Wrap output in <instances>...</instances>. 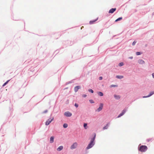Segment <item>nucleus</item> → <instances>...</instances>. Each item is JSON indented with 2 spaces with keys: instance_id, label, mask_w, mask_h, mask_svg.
<instances>
[{
  "instance_id": "nucleus-35",
  "label": "nucleus",
  "mask_w": 154,
  "mask_h": 154,
  "mask_svg": "<svg viewBox=\"0 0 154 154\" xmlns=\"http://www.w3.org/2000/svg\"><path fill=\"white\" fill-rule=\"evenodd\" d=\"M130 58L131 59H132L133 58V57H130Z\"/></svg>"
},
{
  "instance_id": "nucleus-4",
  "label": "nucleus",
  "mask_w": 154,
  "mask_h": 154,
  "mask_svg": "<svg viewBox=\"0 0 154 154\" xmlns=\"http://www.w3.org/2000/svg\"><path fill=\"white\" fill-rule=\"evenodd\" d=\"M77 143L76 142H75L70 147L71 149H73L75 148L77 146Z\"/></svg>"
},
{
  "instance_id": "nucleus-8",
  "label": "nucleus",
  "mask_w": 154,
  "mask_h": 154,
  "mask_svg": "<svg viewBox=\"0 0 154 154\" xmlns=\"http://www.w3.org/2000/svg\"><path fill=\"white\" fill-rule=\"evenodd\" d=\"M116 8H112L109 11V13H113L114 11H116Z\"/></svg>"
},
{
  "instance_id": "nucleus-28",
  "label": "nucleus",
  "mask_w": 154,
  "mask_h": 154,
  "mask_svg": "<svg viewBox=\"0 0 154 154\" xmlns=\"http://www.w3.org/2000/svg\"><path fill=\"white\" fill-rule=\"evenodd\" d=\"M87 126V124H86V123H85L84 124V127L85 128H86V127Z\"/></svg>"
},
{
  "instance_id": "nucleus-17",
  "label": "nucleus",
  "mask_w": 154,
  "mask_h": 154,
  "mask_svg": "<svg viewBox=\"0 0 154 154\" xmlns=\"http://www.w3.org/2000/svg\"><path fill=\"white\" fill-rule=\"evenodd\" d=\"M153 94H154V91L151 92L148 95V97H149L153 95Z\"/></svg>"
},
{
  "instance_id": "nucleus-1",
  "label": "nucleus",
  "mask_w": 154,
  "mask_h": 154,
  "mask_svg": "<svg viewBox=\"0 0 154 154\" xmlns=\"http://www.w3.org/2000/svg\"><path fill=\"white\" fill-rule=\"evenodd\" d=\"M95 136L91 139L90 143L88 144V146L86 148L87 149H89L91 148L94 145V140L95 138Z\"/></svg>"
},
{
  "instance_id": "nucleus-6",
  "label": "nucleus",
  "mask_w": 154,
  "mask_h": 154,
  "mask_svg": "<svg viewBox=\"0 0 154 154\" xmlns=\"http://www.w3.org/2000/svg\"><path fill=\"white\" fill-rule=\"evenodd\" d=\"M72 113L69 112L64 113V115L66 116L70 117L72 116Z\"/></svg>"
},
{
  "instance_id": "nucleus-12",
  "label": "nucleus",
  "mask_w": 154,
  "mask_h": 154,
  "mask_svg": "<svg viewBox=\"0 0 154 154\" xmlns=\"http://www.w3.org/2000/svg\"><path fill=\"white\" fill-rule=\"evenodd\" d=\"M50 143H53L54 141V137L53 136L51 137L50 138Z\"/></svg>"
},
{
  "instance_id": "nucleus-9",
  "label": "nucleus",
  "mask_w": 154,
  "mask_h": 154,
  "mask_svg": "<svg viewBox=\"0 0 154 154\" xmlns=\"http://www.w3.org/2000/svg\"><path fill=\"white\" fill-rule=\"evenodd\" d=\"M80 88V86H76L74 88V91L75 92H76L78 91V90Z\"/></svg>"
},
{
  "instance_id": "nucleus-2",
  "label": "nucleus",
  "mask_w": 154,
  "mask_h": 154,
  "mask_svg": "<svg viewBox=\"0 0 154 154\" xmlns=\"http://www.w3.org/2000/svg\"><path fill=\"white\" fill-rule=\"evenodd\" d=\"M147 149V147L146 146H140L138 150L141 152H145L146 151Z\"/></svg>"
},
{
  "instance_id": "nucleus-5",
  "label": "nucleus",
  "mask_w": 154,
  "mask_h": 154,
  "mask_svg": "<svg viewBox=\"0 0 154 154\" xmlns=\"http://www.w3.org/2000/svg\"><path fill=\"white\" fill-rule=\"evenodd\" d=\"M103 103H100L99 107L97 109L96 111L98 112H100V111L103 108Z\"/></svg>"
},
{
  "instance_id": "nucleus-21",
  "label": "nucleus",
  "mask_w": 154,
  "mask_h": 154,
  "mask_svg": "<svg viewBox=\"0 0 154 154\" xmlns=\"http://www.w3.org/2000/svg\"><path fill=\"white\" fill-rule=\"evenodd\" d=\"M10 81V80H8L6 82H5L3 85V86H5L7 83H8V82Z\"/></svg>"
},
{
  "instance_id": "nucleus-20",
  "label": "nucleus",
  "mask_w": 154,
  "mask_h": 154,
  "mask_svg": "<svg viewBox=\"0 0 154 154\" xmlns=\"http://www.w3.org/2000/svg\"><path fill=\"white\" fill-rule=\"evenodd\" d=\"M68 127V125L66 123H65L63 125V127L64 128H66Z\"/></svg>"
},
{
  "instance_id": "nucleus-3",
  "label": "nucleus",
  "mask_w": 154,
  "mask_h": 154,
  "mask_svg": "<svg viewBox=\"0 0 154 154\" xmlns=\"http://www.w3.org/2000/svg\"><path fill=\"white\" fill-rule=\"evenodd\" d=\"M54 119V118H52V119L50 118L48 119L45 123L46 125H48L51 122V121Z\"/></svg>"
},
{
  "instance_id": "nucleus-27",
  "label": "nucleus",
  "mask_w": 154,
  "mask_h": 154,
  "mask_svg": "<svg viewBox=\"0 0 154 154\" xmlns=\"http://www.w3.org/2000/svg\"><path fill=\"white\" fill-rule=\"evenodd\" d=\"M89 101L91 103H94V102L93 101V100H90Z\"/></svg>"
},
{
  "instance_id": "nucleus-10",
  "label": "nucleus",
  "mask_w": 154,
  "mask_h": 154,
  "mask_svg": "<svg viewBox=\"0 0 154 154\" xmlns=\"http://www.w3.org/2000/svg\"><path fill=\"white\" fill-rule=\"evenodd\" d=\"M138 62L140 64H143L145 63V62L142 60L140 59L138 60Z\"/></svg>"
},
{
  "instance_id": "nucleus-34",
  "label": "nucleus",
  "mask_w": 154,
  "mask_h": 154,
  "mask_svg": "<svg viewBox=\"0 0 154 154\" xmlns=\"http://www.w3.org/2000/svg\"><path fill=\"white\" fill-rule=\"evenodd\" d=\"M148 97V96H143V98H146V97Z\"/></svg>"
},
{
  "instance_id": "nucleus-24",
  "label": "nucleus",
  "mask_w": 154,
  "mask_h": 154,
  "mask_svg": "<svg viewBox=\"0 0 154 154\" xmlns=\"http://www.w3.org/2000/svg\"><path fill=\"white\" fill-rule=\"evenodd\" d=\"M136 54L137 55H140L141 54L140 53V52H137L136 53Z\"/></svg>"
},
{
  "instance_id": "nucleus-29",
  "label": "nucleus",
  "mask_w": 154,
  "mask_h": 154,
  "mask_svg": "<svg viewBox=\"0 0 154 154\" xmlns=\"http://www.w3.org/2000/svg\"><path fill=\"white\" fill-rule=\"evenodd\" d=\"M75 106L76 107H78V104H77V103H75Z\"/></svg>"
},
{
  "instance_id": "nucleus-33",
  "label": "nucleus",
  "mask_w": 154,
  "mask_h": 154,
  "mask_svg": "<svg viewBox=\"0 0 154 154\" xmlns=\"http://www.w3.org/2000/svg\"><path fill=\"white\" fill-rule=\"evenodd\" d=\"M152 75L153 78H154V72L152 73Z\"/></svg>"
},
{
  "instance_id": "nucleus-32",
  "label": "nucleus",
  "mask_w": 154,
  "mask_h": 154,
  "mask_svg": "<svg viewBox=\"0 0 154 154\" xmlns=\"http://www.w3.org/2000/svg\"><path fill=\"white\" fill-rule=\"evenodd\" d=\"M99 79L100 80H101L102 79V77L101 76L100 77Z\"/></svg>"
},
{
  "instance_id": "nucleus-31",
  "label": "nucleus",
  "mask_w": 154,
  "mask_h": 154,
  "mask_svg": "<svg viewBox=\"0 0 154 154\" xmlns=\"http://www.w3.org/2000/svg\"><path fill=\"white\" fill-rule=\"evenodd\" d=\"M87 96V95L86 94H83L82 95V97H85Z\"/></svg>"
},
{
  "instance_id": "nucleus-7",
  "label": "nucleus",
  "mask_w": 154,
  "mask_h": 154,
  "mask_svg": "<svg viewBox=\"0 0 154 154\" xmlns=\"http://www.w3.org/2000/svg\"><path fill=\"white\" fill-rule=\"evenodd\" d=\"M126 111V110L125 109H124L122 112V113H121L118 116V118L120 117L121 116H123L125 113V112Z\"/></svg>"
},
{
  "instance_id": "nucleus-18",
  "label": "nucleus",
  "mask_w": 154,
  "mask_h": 154,
  "mask_svg": "<svg viewBox=\"0 0 154 154\" xmlns=\"http://www.w3.org/2000/svg\"><path fill=\"white\" fill-rule=\"evenodd\" d=\"M114 97L116 99H119L120 98V97L119 96V95H114Z\"/></svg>"
},
{
  "instance_id": "nucleus-14",
  "label": "nucleus",
  "mask_w": 154,
  "mask_h": 154,
  "mask_svg": "<svg viewBox=\"0 0 154 154\" xmlns=\"http://www.w3.org/2000/svg\"><path fill=\"white\" fill-rule=\"evenodd\" d=\"M109 123H108L103 128V129L105 130V129H107L109 126Z\"/></svg>"
},
{
  "instance_id": "nucleus-13",
  "label": "nucleus",
  "mask_w": 154,
  "mask_h": 154,
  "mask_svg": "<svg viewBox=\"0 0 154 154\" xmlns=\"http://www.w3.org/2000/svg\"><path fill=\"white\" fill-rule=\"evenodd\" d=\"M98 19V18H97L96 19L94 20L90 21L89 22L90 24H93Z\"/></svg>"
},
{
  "instance_id": "nucleus-25",
  "label": "nucleus",
  "mask_w": 154,
  "mask_h": 154,
  "mask_svg": "<svg viewBox=\"0 0 154 154\" xmlns=\"http://www.w3.org/2000/svg\"><path fill=\"white\" fill-rule=\"evenodd\" d=\"M117 86L116 85H112L110 86V87H115Z\"/></svg>"
},
{
  "instance_id": "nucleus-23",
  "label": "nucleus",
  "mask_w": 154,
  "mask_h": 154,
  "mask_svg": "<svg viewBox=\"0 0 154 154\" xmlns=\"http://www.w3.org/2000/svg\"><path fill=\"white\" fill-rule=\"evenodd\" d=\"M88 91H89L90 92H91L92 93L94 92L93 91V90H92L91 89H89Z\"/></svg>"
},
{
  "instance_id": "nucleus-11",
  "label": "nucleus",
  "mask_w": 154,
  "mask_h": 154,
  "mask_svg": "<svg viewBox=\"0 0 154 154\" xmlns=\"http://www.w3.org/2000/svg\"><path fill=\"white\" fill-rule=\"evenodd\" d=\"M63 147L62 146H60L57 149L58 151H60L63 149Z\"/></svg>"
},
{
  "instance_id": "nucleus-26",
  "label": "nucleus",
  "mask_w": 154,
  "mask_h": 154,
  "mask_svg": "<svg viewBox=\"0 0 154 154\" xmlns=\"http://www.w3.org/2000/svg\"><path fill=\"white\" fill-rule=\"evenodd\" d=\"M136 41H134L132 43V45H134L136 43Z\"/></svg>"
},
{
  "instance_id": "nucleus-16",
  "label": "nucleus",
  "mask_w": 154,
  "mask_h": 154,
  "mask_svg": "<svg viewBox=\"0 0 154 154\" xmlns=\"http://www.w3.org/2000/svg\"><path fill=\"white\" fill-rule=\"evenodd\" d=\"M116 78L117 79H122L123 78V76L122 75H116Z\"/></svg>"
},
{
  "instance_id": "nucleus-22",
  "label": "nucleus",
  "mask_w": 154,
  "mask_h": 154,
  "mask_svg": "<svg viewBox=\"0 0 154 154\" xmlns=\"http://www.w3.org/2000/svg\"><path fill=\"white\" fill-rule=\"evenodd\" d=\"M123 65V63L122 62L119 63V66H122Z\"/></svg>"
},
{
  "instance_id": "nucleus-15",
  "label": "nucleus",
  "mask_w": 154,
  "mask_h": 154,
  "mask_svg": "<svg viewBox=\"0 0 154 154\" xmlns=\"http://www.w3.org/2000/svg\"><path fill=\"white\" fill-rule=\"evenodd\" d=\"M97 93L100 96H102L103 95V93L101 92H100V91L98 92H97Z\"/></svg>"
},
{
  "instance_id": "nucleus-30",
  "label": "nucleus",
  "mask_w": 154,
  "mask_h": 154,
  "mask_svg": "<svg viewBox=\"0 0 154 154\" xmlns=\"http://www.w3.org/2000/svg\"><path fill=\"white\" fill-rule=\"evenodd\" d=\"M48 112V110H45L43 112V113H47Z\"/></svg>"
},
{
  "instance_id": "nucleus-19",
  "label": "nucleus",
  "mask_w": 154,
  "mask_h": 154,
  "mask_svg": "<svg viewBox=\"0 0 154 154\" xmlns=\"http://www.w3.org/2000/svg\"><path fill=\"white\" fill-rule=\"evenodd\" d=\"M122 17H119L116 20L115 22H117L118 21H119V20H122Z\"/></svg>"
}]
</instances>
